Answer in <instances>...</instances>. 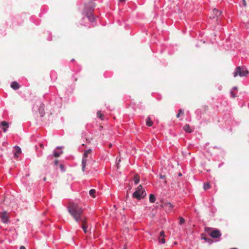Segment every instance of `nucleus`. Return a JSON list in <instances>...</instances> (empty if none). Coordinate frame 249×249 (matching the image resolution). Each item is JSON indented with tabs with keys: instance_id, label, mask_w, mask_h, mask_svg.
<instances>
[{
	"instance_id": "nucleus-16",
	"label": "nucleus",
	"mask_w": 249,
	"mask_h": 249,
	"mask_svg": "<svg viewBox=\"0 0 249 249\" xmlns=\"http://www.w3.org/2000/svg\"><path fill=\"white\" fill-rule=\"evenodd\" d=\"M201 239L204 240L206 242H209L210 243H211L213 241L212 239L207 238L204 233L201 234Z\"/></svg>"
},
{
	"instance_id": "nucleus-4",
	"label": "nucleus",
	"mask_w": 249,
	"mask_h": 249,
	"mask_svg": "<svg viewBox=\"0 0 249 249\" xmlns=\"http://www.w3.org/2000/svg\"><path fill=\"white\" fill-rule=\"evenodd\" d=\"M205 231L213 238H217L221 236V233L218 229H213L211 228L206 227L205 228Z\"/></svg>"
},
{
	"instance_id": "nucleus-36",
	"label": "nucleus",
	"mask_w": 249,
	"mask_h": 249,
	"mask_svg": "<svg viewBox=\"0 0 249 249\" xmlns=\"http://www.w3.org/2000/svg\"><path fill=\"white\" fill-rule=\"evenodd\" d=\"M40 146L41 147L43 148V145L42 144H40Z\"/></svg>"
},
{
	"instance_id": "nucleus-7",
	"label": "nucleus",
	"mask_w": 249,
	"mask_h": 249,
	"mask_svg": "<svg viewBox=\"0 0 249 249\" xmlns=\"http://www.w3.org/2000/svg\"><path fill=\"white\" fill-rule=\"evenodd\" d=\"M161 206L167 211H171L173 208V205L169 202L164 203Z\"/></svg>"
},
{
	"instance_id": "nucleus-14",
	"label": "nucleus",
	"mask_w": 249,
	"mask_h": 249,
	"mask_svg": "<svg viewBox=\"0 0 249 249\" xmlns=\"http://www.w3.org/2000/svg\"><path fill=\"white\" fill-rule=\"evenodd\" d=\"M1 125L3 127V130L4 132H6L7 128L8 127V123L7 122L3 121L1 123Z\"/></svg>"
},
{
	"instance_id": "nucleus-32",
	"label": "nucleus",
	"mask_w": 249,
	"mask_h": 249,
	"mask_svg": "<svg viewBox=\"0 0 249 249\" xmlns=\"http://www.w3.org/2000/svg\"><path fill=\"white\" fill-rule=\"evenodd\" d=\"M125 0H119V1L120 2H124Z\"/></svg>"
},
{
	"instance_id": "nucleus-19",
	"label": "nucleus",
	"mask_w": 249,
	"mask_h": 249,
	"mask_svg": "<svg viewBox=\"0 0 249 249\" xmlns=\"http://www.w3.org/2000/svg\"><path fill=\"white\" fill-rule=\"evenodd\" d=\"M156 200L155 196L153 194H150L149 196V201L151 203H154Z\"/></svg>"
},
{
	"instance_id": "nucleus-27",
	"label": "nucleus",
	"mask_w": 249,
	"mask_h": 249,
	"mask_svg": "<svg viewBox=\"0 0 249 249\" xmlns=\"http://www.w3.org/2000/svg\"><path fill=\"white\" fill-rule=\"evenodd\" d=\"M242 2H243V4L244 6L246 7L247 6V3L246 1V0H242Z\"/></svg>"
},
{
	"instance_id": "nucleus-8",
	"label": "nucleus",
	"mask_w": 249,
	"mask_h": 249,
	"mask_svg": "<svg viewBox=\"0 0 249 249\" xmlns=\"http://www.w3.org/2000/svg\"><path fill=\"white\" fill-rule=\"evenodd\" d=\"M85 16L87 17L89 21L93 22L94 21L95 18L92 15L91 9L90 10V11L89 12L86 13L85 14Z\"/></svg>"
},
{
	"instance_id": "nucleus-33",
	"label": "nucleus",
	"mask_w": 249,
	"mask_h": 249,
	"mask_svg": "<svg viewBox=\"0 0 249 249\" xmlns=\"http://www.w3.org/2000/svg\"><path fill=\"white\" fill-rule=\"evenodd\" d=\"M60 166V168H61L62 169H63V165L62 164H61Z\"/></svg>"
},
{
	"instance_id": "nucleus-41",
	"label": "nucleus",
	"mask_w": 249,
	"mask_h": 249,
	"mask_svg": "<svg viewBox=\"0 0 249 249\" xmlns=\"http://www.w3.org/2000/svg\"><path fill=\"white\" fill-rule=\"evenodd\" d=\"M48 121H50L49 118L47 119Z\"/></svg>"
},
{
	"instance_id": "nucleus-25",
	"label": "nucleus",
	"mask_w": 249,
	"mask_h": 249,
	"mask_svg": "<svg viewBox=\"0 0 249 249\" xmlns=\"http://www.w3.org/2000/svg\"><path fill=\"white\" fill-rule=\"evenodd\" d=\"M183 114V111L182 110V109H180L179 110V112L177 114L176 117L177 118H179V116L181 115H182Z\"/></svg>"
},
{
	"instance_id": "nucleus-24",
	"label": "nucleus",
	"mask_w": 249,
	"mask_h": 249,
	"mask_svg": "<svg viewBox=\"0 0 249 249\" xmlns=\"http://www.w3.org/2000/svg\"><path fill=\"white\" fill-rule=\"evenodd\" d=\"M179 224L180 225H182L185 222V219L182 217H179Z\"/></svg>"
},
{
	"instance_id": "nucleus-1",
	"label": "nucleus",
	"mask_w": 249,
	"mask_h": 249,
	"mask_svg": "<svg viewBox=\"0 0 249 249\" xmlns=\"http://www.w3.org/2000/svg\"><path fill=\"white\" fill-rule=\"evenodd\" d=\"M68 212L76 222H81L85 218L83 215V210L77 204L71 203L68 207Z\"/></svg>"
},
{
	"instance_id": "nucleus-22",
	"label": "nucleus",
	"mask_w": 249,
	"mask_h": 249,
	"mask_svg": "<svg viewBox=\"0 0 249 249\" xmlns=\"http://www.w3.org/2000/svg\"><path fill=\"white\" fill-rule=\"evenodd\" d=\"M95 192H96V191L94 189H91L89 191V194L90 196H91L94 198L95 197V196L94 195Z\"/></svg>"
},
{
	"instance_id": "nucleus-5",
	"label": "nucleus",
	"mask_w": 249,
	"mask_h": 249,
	"mask_svg": "<svg viewBox=\"0 0 249 249\" xmlns=\"http://www.w3.org/2000/svg\"><path fill=\"white\" fill-rule=\"evenodd\" d=\"M249 71L244 67H236L233 76L236 77L238 75L240 77L247 76Z\"/></svg>"
},
{
	"instance_id": "nucleus-13",
	"label": "nucleus",
	"mask_w": 249,
	"mask_h": 249,
	"mask_svg": "<svg viewBox=\"0 0 249 249\" xmlns=\"http://www.w3.org/2000/svg\"><path fill=\"white\" fill-rule=\"evenodd\" d=\"M11 87L14 90H17L20 88V86L18 82L14 81L11 83Z\"/></svg>"
},
{
	"instance_id": "nucleus-38",
	"label": "nucleus",
	"mask_w": 249,
	"mask_h": 249,
	"mask_svg": "<svg viewBox=\"0 0 249 249\" xmlns=\"http://www.w3.org/2000/svg\"><path fill=\"white\" fill-rule=\"evenodd\" d=\"M57 149H60V148H61V147H57Z\"/></svg>"
},
{
	"instance_id": "nucleus-26",
	"label": "nucleus",
	"mask_w": 249,
	"mask_h": 249,
	"mask_svg": "<svg viewBox=\"0 0 249 249\" xmlns=\"http://www.w3.org/2000/svg\"><path fill=\"white\" fill-rule=\"evenodd\" d=\"M53 155L55 157H58L60 156V154L56 151H54L53 153Z\"/></svg>"
},
{
	"instance_id": "nucleus-9",
	"label": "nucleus",
	"mask_w": 249,
	"mask_h": 249,
	"mask_svg": "<svg viewBox=\"0 0 249 249\" xmlns=\"http://www.w3.org/2000/svg\"><path fill=\"white\" fill-rule=\"evenodd\" d=\"M81 222L82 223L81 227H82L84 232L85 233H86L87 232V228H88L87 218H85L84 220H83Z\"/></svg>"
},
{
	"instance_id": "nucleus-34",
	"label": "nucleus",
	"mask_w": 249,
	"mask_h": 249,
	"mask_svg": "<svg viewBox=\"0 0 249 249\" xmlns=\"http://www.w3.org/2000/svg\"><path fill=\"white\" fill-rule=\"evenodd\" d=\"M46 179H47V178H46V177H44V178H43V181H46Z\"/></svg>"
},
{
	"instance_id": "nucleus-15",
	"label": "nucleus",
	"mask_w": 249,
	"mask_h": 249,
	"mask_svg": "<svg viewBox=\"0 0 249 249\" xmlns=\"http://www.w3.org/2000/svg\"><path fill=\"white\" fill-rule=\"evenodd\" d=\"M153 122L149 117L146 120V125L148 126H151L153 125Z\"/></svg>"
},
{
	"instance_id": "nucleus-31",
	"label": "nucleus",
	"mask_w": 249,
	"mask_h": 249,
	"mask_svg": "<svg viewBox=\"0 0 249 249\" xmlns=\"http://www.w3.org/2000/svg\"><path fill=\"white\" fill-rule=\"evenodd\" d=\"M20 249H26L25 247L23 246H21L20 247Z\"/></svg>"
},
{
	"instance_id": "nucleus-29",
	"label": "nucleus",
	"mask_w": 249,
	"mask_h": 249,
	"mask_svg": "<svg viewBox=\"0 0 249 249\" xmlns=\"http://www.w3.org/2000/svg\"><path fill=\"white\" fill-rule=\"evenodd\" d=\"M231 96H232V97L234 98V97H235V94L233 93V91H231Z\"/></svg>"
},
{
	"instance_id": "nucleus-2",
	"label": "nucleus",
	"mask_w": 249,
	"mask_h": 249,
	"mask_svg": "<svg viewBox=\"0 0 249 249\" xmlns=\"http://www.w3.org/2000/svg\"><path fill=\"white\" fill-rule=\"evenodd\" d=\"M146 195V193L142 185H140L136 189V190L133 194L132 196L138 200L144 198Z\"/></svg>"
},
{
	"instance_id": "nucleus-23",
	"label": "nucleus",
	"mask_w": 249,
	"mask_h": 249,
	"mask_svg": "<svg viewBox=\"0 0 249 249\" xmlns=\"http://www.w3.org/2000/svg\"><path fill=\"white\" fill-rule=\"evenodd\" d=\"M211 187V185L209 183H204L203 185L204 190H206L208 189H210Z\"/></svg>"
},
{
	"instance_id": "nucleus-28",
	"label": "nucleus",
	"mask_w": 249,
	"mask_h": 249,
	"mask_svg": "<svg viewBox=\"0 0 249 249\" xmlns=\"http://www.w3.org/2000/svg\"><path fill=\"white\" fill-rule=\"evenodd\" d=\"M160 179H164L165 178V176L160 175Z\"/></svg>"
},
{
	"instance_id": "nucleus-39",
	"label": "nucleus",
	"mask_w": 249,
	"mask_h": 249,
	"mask_svg": "<svg viewBox=\"0 0 249 249\" xmlns=\"http://www.w3.org/2000/svg\"><path fill=\"white\" fill-rule=\"evenodd\" d=\"M234 89H237V88H236V87H234Z\"/></svg>"
},
{
	"instance_id": "nucleus-12",
	"label": "nucleus",
	"mask_w": 249,
	"mask_h": 249,
	"mask_svg": "<svg viewBox=\"0 0 249 249\" xmlns=\"http://www.w3.org/2000/svg\"><path fill=\"white\" fill-rule=\"evenodd\" d=\"M16 152L14 153V157L15 158H18V154H20L21 153V150L19 146H16L15 147Z\"/></svg>"
},
{
	"instance_id": "nucleus-35",
	"label": "nucleus",
	"mask_w": 249,
	"mask_h": 249,
	"mask_svg": "<svg viewBox=\"0 0 249 249\" xmlns=\"http://www.w3.org/2000/svg\"><path fill=\"white\" fill-rule=\"evenodd\" d=\"M182 176V174L181 173L178 174V176L181 177Z\"/></svg>"
},
{
	"instance_id": "nucleus-10",
	"label": "nucleus",
	"mask_w": 249,
	"mask_h": 249,
	"mask_svg": "<svg viewBox=\"0 0 249 249\" xmlns=\"http://www.w3.org/2000/svg\"><path fill=\"white\" fill-rule=\"evenodd\" d=\"M165 233L164 231H162L160 232V235L159 236V241L160 243L164 244L165 243V239L164 238Z\"/></svg>"
},
{
	"instance_id": "nucleus-11",
	"label": "nucleus",
	"mask_w": 249,
	"mask_h": 249,
	"mask_svg": "<svg viewBox=\"0 0 249 249\" xmlns=\"http://www.w3.org/2000/svg\"><path fill=\"white\" fill-rule=\"evenodd\" d=\"M44 105H41L38 108V111L40 114V116L41 117H43L45 115V111H44Z\"/></svg>"
},
{
	"instance_id": "nucleus-17",
	"label": "nucleus",
	"mask_w": 249,
	"mask_h": 249,
	"mask_svg": "<svg viewBox=\"0 0 249 249\" xmlns=\"http://www.w3.org/2000/svg\"><path fill=\"white\" fill-rule=\"evenodd\" d=\"M183 129L187 133H191L192 132V130L189 124H186L185 125H184V126L183 127Z\"/></svg>"
},
{
	"instance_id": "nucleus-37",
	"label": "nucleus",
	"mask_w": 249,
	"mask_h": 249,
	"mask_svg": "<svg viewBox=\"0 0 249 249\" xmlns=\"http://www.w3.org/2000/svg\"><path fill=\"white\" fill-rule=\"evenodd\" d=\"M111 147H112V144H110L109 145V148H111Z\"/></svg>"
},
{
	"instance_id": "nucleus-21",
	"label": "nucleus",
	"mask_w": 249,
	"mask_h": 249,
	"mask_svg": "<svg viewBox=\"0 0 249 249\" xmlns=\"http://www.w3.org/2000/svg\"><path fill=\"white\" fill-rule=\"evenodd\" d=\"M140 181V177L138 175H135L134 176V182L135 184H138Z\"/></svg>"
},
{
	"instance_id": "nucleus-30",
	"label": "nucleus",
	"mask_w": 249,
	"mask_h": 249,
	"mask_svg": "<svg viewBox=\"0 0 249 249\" xmlns=\"http://www.w3.org/2000/svg\"><path fill=\"white\" fill-rule=\"evenodd\" d=\"M58 163V160H55V162H54L55 165H57Z\"/></svg>"
},
{
	"instance_id": "nucleus-6",
	"label": "nucleus",
	"mask_w": 249,
	"mask_h": 249,
	"mask_svg": "<svg viewBox=\"0 0 249 249\" xmlns=\"http://www.w3.org/2000/svg\"><path fill=\"white\" fill-rule=\"evenodd\" d=\"M0 218L3 223H7L9 221V216L6 211H4L1 213Z\"/></svg>"
},
{
	"instance_id": "nucleus-18",
	"label": "nucleus",
	"mask_w": 249,
	"mask_h": 249,
	"mask_svg": "<svg viewBox=\"0 0 249 249\" xmlns=\"http://www.w3.org/2000/svg\"><path fill=\"white\" fill-rule=\"evenodd\" d=\"M221 14V12L219 11L218 10L214 9L213 10V14L215 15L216 17L219 16Z\"/></svg>"
},
{
	"instance_id": "nucleus-40",
	"label": "nucleus",
	"mask_w": 249,
	"mask_h": 249,
	"mask_svg": "<svg viewBox=\"0 0 249 249\" xmlns=\"http://www.w3.org/2000/svg\"><path fill=\"white\" fill-rule=\"evenodd\" d=\"M237 249L236 248H232V249Z\"/></svg>"
},
{
	"instance_id": "nucleus-3",
	"label": "nucleus",
	"mask_w": 249,
	"mask_h": 249,
	"mask_svg": "<svg viewBox=\"0 0 249 249\" xmlns=\"http://www.w3.org/2000/svg\"><path fill=\"white\" fill-rule=\"evenodd\" d=\"M91 152L92 150L91 149H89L88 150H86L84 153L82 163V170L83 172L85 171L86 163L91 160Z\"/></svg>"
},
{
	"instance_id": "nucleus-20",
	"label": "nucleus",
	"mask_w": 249,
	"mask_h": 249,
	"mask_svg": "<svg viewBox=\"0 0 249 249\" xmlns=\"http://www.w3.org/2000/svg\"><path fill=\"white\" fill-rule=\"evenodd\" d=\"M97 117L99 118L101 120H103L104 119V114L103 113H101V111H97Z\"/></svg>"
}]
</instances>
